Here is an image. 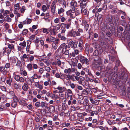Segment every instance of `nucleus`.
<instances>
[{"label": "nucleus", "mask_w": 130, "mask_h": 130, "mask_svg": "<svg viewBox=\"0 0 130 130\" xmlns=\"http://www.w3.org/2000/svg\"><path fill=\"white\" fill-rule=\"evenodd\" d=\"M123 95H127L128 99L130 100V89H128L127 91H126V88L124 87H123V90L122 91Z\"/></svg>", "instance_id": "1"}, {"label": "nucleus", "mask_w": 130, "mask_h": 130, "mask_svg": "<svg viewBox=\"0 0 130 130\" xmlns=\"http://www.w3.org/2000/svg\"><path fill=\"white\" fill-rule=\"evenodd\" d=\"M101 62L99 60L94 59L93 61L92 66L95 68H98L101 66Z\"/></svg>", "instance_id": "2"}, {"label": "nucleus", "mask_w": 130, "mask_h": 130, "mask_svg": "<svg viewBox=\"0 0 130 130\" xmlns=\"http://www.w3.org/2000/svg\"><path fill=\"white\" fill-rule=\"evenodd\" d=\"M67 43L68 44V45L70 46V47H76L77 43L76 42H74L72 40L70 39H68L67 40Z\"/></svg>", "instance_id": "3"}, {"label": "nucleus", "mask_w": 130, "mask_h": 130, "mask_svg": "<svg viewBox=\"0 0 130 130\" xmlns=\"http://www.w3.org/2000/svg\"><path fill=\"white\" fill-rule=\"evenodd\" d=\"M77 5V4L75 1L72 0L70 2V6L72 8H73L72 9V10L73 12L72 13H74L75 11V8L76 7Z\"/></svg>", "instance_id": "4"}, {"label": "nucleus", "mask_w": 130, "mask_h": 130, "mask_svg": "<svg viewBox=\"0 0 130 130\" xmlns=\"http://www.w3.org/2000/svg\"><path fill=\"white\" fill-rule=\"evenodd\" d=\"M55 76L57 78H60L62 79H64L65 78L64 75L60 72L56 73L55 74Z\"/></svg>", "instance_id": "5"}, {"label": "nucleus", "mask_w": 130, "mask_h": 130, "mask_svg": "<svg viewBox=\"0 0 130 130\" xmlns=\"http://www.w3.org/2000/svg\"><path fill=\"white\" fill-rule=\"evenodd\" d=\"M55 40V38L52 36H51L50 37H47L46 39V41L49 43L51 42H54Z\"/></svg>", "instance_id": "6"}, {"label": "nucleus", "mask_w": 130, "mask_h": 130, "mask_svg": "<svg viewBox=\"0 0 130 130\" xmlns=\"http://www.w3.org/2000/svg\"><path fill=\"white\" fill-rule=\"evenodd\" d=\"M73 28H72L71 30L68 33V35L69 36L73 37H75V32L74 31H73Z\"/></svg>", "instance_id": "7"}, {"label": "nucleus", "mask_w": 130, "mask_h": 130, "mask_svg": "<svg viewBox=\"0 0 130 130\" xmlns=\"http://www.w3.org/2000/svg\"><path fill=\"white\" fill-rule=\"evenodd\" d=\"M52 98L55 99L56 102L57 103H59L60 102V100L58 96L57 95L53 94L52 96Z\"/></svg>", "instance_id": "8"}, {"label": "nucleus", "mask_w": 130, "mask_h": 130, "mask_svg": "<svg viewBox=\"0 0 130 130\" xmlns=\"http://www.w3.org/2000/svg\"><path fill=\"white\" fill-rule=\"evenodd\" d=\"M51 30H57L60 28V25H56L55 26H51Z\"/></svg>", "instance_id": "9"}, {"label": "nucleus", "mask_w": 130, "mask_h": 130, "mask_svg": "<svg viewBox=\"0 0 130 130\" xmlns=\"http://www.w3.org/2000/svg\"><path fill=\"white\" fill-rule=\"evenodd\" d=\"M18 10V9L17 8H15L14 10V14L17 15L16 17H15V20L16 21H18L17 18H18V17H19L21 16L20 13L16 11V10Z\"/></svg>", "instance_id": "10"}, {"label": "nucleus", "mask_w": 130, "mask_h": 130, "mask_svg": "<svg viewBox=\"0 0 130 130\" xmlns=\"http://www.w3.org/2000/svg\"><path fill=\"white\" fill-rule=\"evenodd\" d=\"M64 10L62 8L58 9V13L60 17L63 16V12H64Z\"/></svg>", "instance_id": "11"}, {"label": "nucleus", "mask_w": 130, "mask_h": 130, "mask_svg": "<svg viewBox=\"0 0 130 130\" xmlns=\"http://www.w3.org/2000/svg\"><path fill=\"white\" fill-rule=\"evenodd\" d=\"M29 88L28 85L25 83H24L22 86V89L24 91H27Z\"/></svg>", "instance_id": "12"}, {"label": "nucleus", "mask_w": 130, "mask_h": 130, "mask_svg": "<svg viewBox=\"0 0 130 130\" xmlns=\"http://www.w3.org/2000/svg\"><path fill=\"white\" fill-rule=\"evenodd\" d=\"M68 21L69 22H70L69 24H76L77 23V20L73 19H68Z\"/></svg>", "instance_id": "13"}, {"label": "nucleus", "mask_w": 130, "mask_h": 130, "mask_svg": "<svg viewBox=\"0 0 130 130\" xmlns=\"http://www.w3.org/2000/svg\"><path fill=\"white\" fill-rule=\"evenodd\" d=\"M15 73V72L13 73V75L14 76V79L17 81L19 82L20 77L19 75H16Z\"/></svg>", "instance_id": "14"}, {"label": "nucleus", "mask_w": 130, "mask_h": 130, "mask_svg": "<svg viewBox=\"0 0 130 130\" xmlns=\"http://www.w3.org/2000/svg\"><path fill=\"white\" fill-rule=\"evenodd\" d=\"M80 8L82 9H84L86 6V3H83L80 2ZM81 11H82V9L81 10Z\"/></svg>", "instance_id": "15"}, {"label": "nucleus", "mask_w": 130, "mask_h": 130, "mask_svg": "<svg viewBox=\"0 0 130 130\" xmlns=\"http://www.w3.org/2000/svg\"><path fill=\"white\" fill-rule=\"evenodd\" d=\"M59 3L64 6V8H65L66 6V2L64 0H59Z\"/></svg>", "instance_id": "16"}, {"label": "nucleus", "mask_w": 130, "mask_h": 130, "mask_svg": "<svg viewBox=\"0 0 130 130\" xmlns=\"http://www.w3.org/2000/svg\"><path fill=\"white\" fill-rule=\"evenodd\" d=\"M32 20L31 19H27L26 21H24L23 24H30L32 21Z\"/></svg>", "instance_id": "17"}, {"label": "nucleus", "mask_w": 130, "mask_h": 130, "mask_svg": "<svg viewBox=\"0 0 130 130\" xmlns=\"http://www.w3.org/2000/svg\"><path fill=\"white\" fill-rule=\"evenodd\" d=\"M73 12V10H70L67 11V12L66 13L67 15H70L71 17L72 18H73L74 17L73 15V14L71 13V12Z\"/></svg>", "instance_id": "18"}, {"label": "nucleus", "mask_w": 130, "mask_h": 130, "mask_svg": "<svg viewBox=\"0 0 130 130\" xmlns=\"http://www.w3.org/2000/svg\"><path fill=\"white\" fill-rule=\"evenodd\" d=\"M44 84L45 86H47L48 85L51 86V82L50 80L48 79L47 81L44 82Z\"/></svg>", "instance_id": "19"}, {"label": "nucleus", "mask_w": 130, "mask_h": 130, "mask_svg": "<svg viewBox=\"0 0 130 130\" xmlns=\"http://www.w3.org/2000/svg\"><path fill=\"white\" fill-rule=\"evenodd\" d=\"M26 67L28 70L29 71H31L33 68L32 64L30 63H29L27 65Z\"/></svg>", "instance_id": "20"}, {"label": "nucleus", "mask_w": 130, "mask_h": 130, "mask_svg": "<svg viewBox=\"0 0 130 130\" xmlns=\"http://www.w3.org/2000/svg\"><path fill=\"white\" fill-rule=\"evenodd\" d=\"M26 42L25 41H23L22 42H21L19 44V45L22 47L23 49L26 47Z\"/></svg>", "instance_id": "21"}, {"label": "nucleus", "mask_w": 130, "mask_h": 130, "mask_svg": "<svg viewBox=\"0 0 130 130\" xmlns=\"http://www.w3.org/2000/svg\"><path fill=\"white\" fill-rule=\"evenodd\" d=\"M86 58L83 56H81L80 57V61L83 64H84L85 63Z\"/></svg>", "instance_id": "22"}, {"label": "nucleus", "mask_w": 130, "mask_h": 130, "mask_svg": "<svg viewBox=\"0 0 130 130\" xmlns=\"http://www.w3.org/2000/svg\"><path fill=\"white\" fill-rule=\"evenodd\" d=\"M20 73L22 75L25 76H26L27 74V72L25 70L20 71Z\"/></svg>", "instance_id": "23"}, {"label": "nucleus", "mask_w": 130, "mask_h": 130, "mask_svg": "<svg viewBox=\"0 0 130 130\" xmlns=\"http://www.w3.org/2000/svg\"><path fill=\"white\" fill-rule=\"evenodd\" d=\"M61 29L62 30L61 31V33H64L66 31L65 28L66 26L64 25H61L60 26Z\"/></svg>", "instance_id": "24"}, {"label": "nucleus", "mask_w": 130, "mask_h": 130, "mask_svg": "<svg viewBox=\"0 0 130 130\" xmlns=\"http://www.w3.org/2000/svg\"><path fill=\"white\" fill-rule=\"evenodd\" d=\"M43 32L44 33H45L46 34H48L50 31L49 29H46L43 28Z\"/></svg>", "instance_id": "25"}, {"label": "nucleus", "mask_w": 130, "mask_h": 130, "mask_svg": "<svg viewBox=\"0 0 130 130\" xmlns=\"http://www.w3.org/2000/svg\"><path fill=\"white\" fill-rule=\"evenodd\" d=\"M86 105L87 106L85 108L86 109H91L92 107L93 106V105H90L88 103L86 104Z\"/></svg>", "instance_id": "26"}, {"label": "nucleus", "mask_w": 130, "mask_h": 130, "mask_svg": "<svg viewBox=\"0 0 130 130\" xmlns=\"http://www.w3.org/2000/svg\"><path fill=\"white\" fill-rule=\"evenodd\" d=\"M29 56L28 55H26V54H24L23 56L21 57V59H29Z\"/></svg>", "instance_id": "27"}, {"label": "nucleus", "mask_w": 130, "mask_h": 130, "mask_svg": "<svg viewBox=\"0 0 130 130\" xmlns=\"http://www.w3.org/2000/svg\"><path fill=\"white\" fill-rule=\"evenodd\" d=\"M97 128H98L102 130H108V127H103L102 126H98L96 127Z\"/></svg>", "instance_id": "28"}, {"label": "nucleus", "mask_w": 130, "mask_h": 130, "mask_svg": "<svg viewBox=\"0 0 130 130\" xmlns=\"http://www.w3.org/2000/svg\"><path fill=\"white\" fill-rule=\"evenodd\" d=\"M8 47L10 49L12 50L14 48V45L12 44H9L8 45Z\"/></svg>", "instance_id": "29"}, {"label": "nucleus", "mask_w": 130, "mask_h": 130, "mask_svg": "<svg viewBox=\"0 0 130 130\" xmlns=\"http://www.w3.org/2000/svg\"><path fill=\"white\" fill-rule=\"evenodd\" d=\"M83 40L82 39H80L79 41L78 46L80 47H82L83 44Z\"/></svg>", "instance_id": "30"}, {"label": "nucleus", "mask_w": 130, "mask_h": 130, "mask_svg": "<svg viewBox=\"0 0 130 130\" xmlns=\"http://www.w3.org/2000/svg\"><path fill=\"white\" fill-rule=\"evenodd\" d=\"M125 27V29L127 31L130 30V25H122Z\"/></svg>", "instance_id": "31"}, {"label": "nucleus", "mask_w": 130, "mask_h": 130, "mask_svg": "<svg viewBox=\"0 0 130 130\" xmlns=\"http://www.w3.org/2000/svg\"><path fill=\"white\" fill-rule=\"evenodd\" d=\"M9 93L10 94L12 95L13 98H15L16 97L15 93L13 91H9Z\"/></svg>", "instance_id": "32"}, {"label": "nucleus", "mask_w": 130, "mask_h": 130, "mask_svg": "<svg viewBox=\"0 0 130 130\" xmlns=\"http://www.w3.org/2000/svg\"><path fill=\"white\" fill-rule=\"evenodd\" d=\"M82 23L83 24H89L90 22L89 20L86 21L84 20H83Z\"/></svg>", "instance_id": "33"}, {"label": "nucleus", "mask_w": 130, "mask_h": 130, "mask_svg": "<svg viewBox=\"0 0 130 130\" xmlns=\"http://www.w3.org/2000/svg\"><path fill=\"white\" fill-rule=\"evenodd\" d=\"M62 53L64 54L65 55H68L69 54V52L68 50H62Z\"/></svg>", "instance_id": "34"}, {"label": "nucleus", "mask_w": 130, "mask_h": 130, "mask_svg": "<svg viewBox=\"0 0 130 130\" xmlns=\"http://www.w3.org/2000/svg\"><path fill=\"white\" fill-rule=\"evenodd\" d=\"M71 71V70L70 68H69L68 69H66L64 70V72L66 74H69Z\"/></svg>", "instance_id": "35"}, {"label": "nucleus", "mask_w": 130, "mask_h": 130, "mask_svg": "<svg viewBox=\"0 0 130 130\" xmlns=\"http://www.w3.org/2000/svg\"><path fill=\"white\" fill-rule=\"evenodd\" d=\"M102 47L105 48H107L109 46L105 42L102 43Z\"/></svg>", "instance_id": "36"}, {"label": "nucleus", "mask_w": 130, "mask_h": 130, "mask_svg": "<svg viewBox=\"0 0 130 130\" xmlns=\"http://www.w3.org/2000/svg\"><path fill=\"white\" fill-rule=\"evenodd\" d=\"M26 9L25 7L24 6H23L20 9V12L22 13L23 14L24 12Z\"/></svg>", "instance_id": "37"}, {"label": "nucleus", "mask_w": 130, "mask_h": 130, "mask_svg": "<svg viewBox=\"0 0 130 130\" xmlns=\"http://www.w3.org/2000/svg\"><path fill=\"white\" fill-rule=\"evenodd\" d=\"M119 82L115 80L113 82V85L115 86V87L117 88L118 85L119 84Z\"/></svg>", "instance_id": "38"}, {"label": "nucleus", "mask_w": 130, "mask_h": 130, "mask_svg": "<svg viewBox=\"0 0 130 130\" xmlns=\"http://www.w3.org/2000/svg\"><path fill=\"white\" fill-rule=\"evenodd\" d=\"M17 102L15 101H14L11 103V106L13 108L15 107L17 105Z\"/></svg>", "instance_id": "39"}, {"label": "nucleus", "mask_w": 130, "mask_h": 130, "mask_svg": "<svg viewBox=\"0 0 130 130\" xmlns=\"http://www.w3.org/2000/svg\"><path fill=\"white\" fill-rule=\"evenodd\" d=\"M57 89L58 90L62 91H64L66 89V88L64 87L62 88L59 86L58 87Z\"/></svg>", "instance_id": "40"}, {"label": "nucleus", "mask_w": 130, "mask_h": 130, "mask_svg": "<svg viewBox=\"0 0 130 130\" xmlns=\"http://www.w3.org/2000/svg\"><path fill=\"white\" fill-rule=\"evenodd\" d=\"M52 48H54L55 50H56V49L57 48V46L56 45V44L54 43H53L52 44Z\"/></svg>", "instance_id": "41"}, {"label": "nucleus", "mask_w": 130, "mask_h": 130, "mask_svg": "<svg viewBox=\"0 0 130 130\" xmlns=\"http://www.w3.org/2000/svg\"><path fill=\"white\" fill-rule=\"evenodd\" d=\"M5 20L8 22H10L11 21V19L9 17V16H7L5 18Z\"/></svg>", "instance_id": "42"}, {"label": "nucleus", "mask_w": 130, "mask_h": 130, "mask_svg": "<svg viewBox=\"0 0 130 130\" xmlns=\"http://www.w3.org/2000/svg\"><path fill=\"white\" fill-rule=\"evenodd\" d=\"M76 58L75 59V61L72 62L71 63V64L73 66H76L77 62V60L76 59Z\"/></svg>", "instance_id": "43"}, {"label": "nucleus", "mask_w": 130, "mask_h": 130, "mask_svg": "<svg viewBox=\"0 0 130 130\" xmlns=\"http://www.w3.org/2000/svg\"><path fill=\"white\" fill-rule=\"evenodd\" d=\"M56 1H54L52 3L51 6V8H54L56 7V6H55V5L56 4Z\"/></svg>", "instance_id": "44"}, {"label": "nucleus", "mask_w": 130, "mask_h": 130, "mask_svg": "<svg viewBox=\"0 0 130 130\" xmlns=\"http://www.w3.org/2000/svg\"><path fill=\"white\" fill-rule=\"evenodd\" d=\"M12 80L11 78H9L8 80H7V83L10 86L11 85V82Z\"/></svg>", "instance_id": "45"}, {"label": "nucleus", "mask_w": 130, "mask_h": 130, "mask_svg": "<svg viewBox=\"0 0 130 130\" xmlns=\"http://www.w3.org/2000/svg\"><path fill=\"white\" fill-rule=\"evenodd\" d=\"M34 56H35V55L34 56L30 55V56H29V59L30 62H31L34 60Z\"/></svg>", "instance_id": "46"}, {"label": "nucleus", "mask_w": 130, "mask_h": 130, "mask_svg": "<svg viewBox=\"0 0 130 130\" xmlns=\"http://www.w3.org/2000/svg\"><path fill=\"white\" fill-rule=\"evenodd\" d=\"M66 79L67 80H69V79H71L72 76L69 74H68L66 75Z\"/></svg>", "instance_id": "47"}, {"label": "nucleus", "mask_w": 130, "mask_h": 130, "mask_svg": "<svg viewBox=\"0 0 130 130\" xmlns=\"http://www.w3.org/2000/svg\"><path fill=\"white\" fill-rule=\"evenodd\" d=\"M40 102H37L35 103V105L38 108L40 106Z\"/></svg>", "instance_id": "48"}, {"label": "nucleus", "mask_w": 130, "mask_h": 130, "mask_svg": "<svg viewBox=\"0 0 130 130\" xmlns=\"http://www.w3.org/2000/svg\"><path fill=\"white\" fill-rule=\"evenodd\" d=\"M46 103L43 102H41L40 104V106L42 108H44V107Z\"/></svg>", "instance_id": "49"}, {"label": "nucleus", "mask_w": 130, "mask_h": 130, "mask_svg": "<svg viewBox=\"0 0 130 130\" xmlns=\"http://www.w3.org/2000/svg\"><path fill=\"white\" fill-rule=\"evenodd\" d=\"M42 9L43 11H45L47 10V7L46 5H43L42 6Z\"/></svg>", "instance_id": "50"}, {"label": "nucleus", "mask_w": 130, "mask_h": 130, "mask_svg": "<svg viewBox=\"0 0 130 130\" xmlns=\"http://www.w3.org/2000/svg\"><path fill=\"white\" fill-rule=\"evenodd\" d=\"M28 32V30L26 29H24L22 31V34L23 35H26Z\"/></svg>", "instance_id": "51"}, {"label": "nucleus", "mask_w": 130, "mask_h": 130, "mask_svg": "<svg viewBox=\"0 0 130 130\" xmlns=\"http://www.w3.org/2000/svg\"><path fill=\"white\" fill-rule=\"evenodd\" d=\"M44 70H45L47 72H50L51 70V69L49 67H44Z\"/></svg>", "instance_id": "52"}, {"label": "nucleus", "mask_w": 130, "mask_h": 130, "mask_svg": "<svg viewBox=\"0 0 130 130\" xmlns=\"http://www.w3.org/2000/svg\"><path fill=\"white\" fill-rule=\"evenodd\" d=\"M4 13L3 14V15L6 16L9 13V11L8 10H5L4 11Z\"/></svg>", "instance_id": "53"}, {"label": "nucleus", "mask_w": 130, "mask_h": 130, "mask_svg": "<svg viewBox=\"0 0 130 130\" xmlns=\"http://www.w3.org/2000/svg\"><path fill=\"white\" fill-rule=\"evenodd\" d=\"M67 93L69 94H71V95H73L72 91L70 89H68L67 90Z\"/></svg>", "instance_id": "54"}, {"label": "nucleus", "mask_w": 130, "mask_h": 130, "mask_svg": "<svg viewBox=\"0 0 130 130\" xmlns=\"http://www.w3.org/2000/svg\"><path fill=\"white\" fill-rule=\"evenodd\" d=\"M99 67H100V70L101 71H102L104 70V69L105 68V67L104 65H101L100 66H99Z\"/></svg>", "instance_id": "55"}, {"label": "nucleus", "mask_w": 130, "mask_h": 130, "mask_svg": "<svg viewBox=\"0 0 130 130\" xmlns=\"http://www.w3.org/2000/svg\"><path fill=\"white\" fill-rule=\"evenodd\" d=\"M51 8V12L53 13V14H54L55 13L56 7H53Z\"/></svg>", "instance_id": "56"}, {"label": "nucleus", "mask_w": 130, "mask_h": 130, "mask_svg": "<svg viewBox=\"0 0 130 130\" xmlns=\"http://www.w3.org/2000/svg\"><path fill=\"white\" fill-rule=\"evenodd\" d=\"M70 46L69 45H66L65 46L64 48L62 49V50H67V49L68 48H70Z\"/></svg>", "instance_id": "57"}, {"label": "nucleus", "mask_w": 130, "mask_h": 130, "mask_svg": "<svg viewBox=\"0 0 130 130\" xmlns=\"http://www.w3.org/2000/svg\"><path fill=\"white\" fill-rule=\"evenodd\" d=\"M98 50H95L93 53V55L95 56H97L98 55Z\"/></svg>", "instance_id": "58"}, {"label": "nucleus", "mask_w": 130, "mask_h": 130, "mask_svg": "<svg viewBox=\"0 0 130 130\" xmlns=\"http://www.w3.org/2000/svg\"><path fill=\"white\" fill-rule=\"evenodd\" d=\"M1 90L4 91H6V89L4 86H1Z\"/></svg>", "instance_id": "59"}, {"label": "nucleus", "mask_w": 130, "mask_h": 130, "mask_svg": "<svg viewBox=\"0 0 130 130\" xmlns=\"http://www.w3.org/2000/svg\"><path fill=\"white\" fill-rule=\"evenodd\" d=\"M20 79L19 80H19V82H23L24 81V79L23 78V77H20Z\"/></svg>", "instance_id": "60"}, {"label": "nucleus", "mask_w": 130, "mask_h": 130, "mask_svg": "<svg viewBox=\"0 0 130 130\" xmlns=\"http://www.w3.org/2000/svg\"><path fill=\"white\" fill-rule=\"evenodd\" d=\"M77 9H76V11L75 12V15L76 16L78 15L80 13V11L79 10H77Z\"/></svg>", "instance_id": "61"}, {"label": "nucleus", "mask_w": 130, "mask_h": 130, "mask_svg": "<svg viewBox=\"0 0 130 130\" xmlns=\"http://www.w3.org/2000/svg\"><path fill=\"white\" fill-rule=\"evenodd\" d=\"M34 79H36L38 78V75L36 74H34L33 76H32Z\"/></svg>", "instance_id": "62"}, {"label": "nucleus", "mask_w": 130, "mask_h": 130, "mask_svg": "<svg viewBox=\"0 0 130 130\" xmlns=\"http://www.w3.org/2000/svg\"><path fill=\"white\" fill-rule=\"evenodd\" d=\"M6 51L7 54H9L11 52V50L8 49L7 48H6Z\"/></svg>", "instance_id": "63"}, {"label": "nucleus", "mask_w": 130, "mask_h": 130, "mask_svg": "<svg viewBox=\"0 0 130 130\" xmlns=\"http://www.w3.org/2000/svg\"><path fill=\"white\" fill-rule=\"evenodd\" d=\"M82 93L83 94H84L85 95H86L88 93L87 91L85 89H84L83 90L82 92Z\"/></svg>", "instance_id": "64"}]
</instances>
